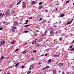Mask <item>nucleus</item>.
<instances>
[{"instance_id":"nucleus-51","label":"nucleus","mask_w":74,"mask_h":74,"mask_svg":"<svg viewBox=\"0 0 74 74\" xmlns=\"http://www.w3.org/2000/svg\"><path fill=\"white\" fill-rule=\"evenodd\" d=\"M45 11L46 12H47L48 11V10H45Z\"/></svg>"},{"instance_id":"nucleus-34","label":"nucleus","mask_w":74,"mask_h":74,"mask_svg":"<svg viewBox=\"0 0 74 74\" xmlns=\"http://www.w3.org/2000/svg\"><path fill=\"white\" fill-rule=\"evenodd\" d=\"M36 51H37V50H35L33 51V53H35V52H36Z\"/></svg>"},{"instance_id":"nucleus-6","label":"nucleus","mask_w":74,"mask_h":74,"mask_svg":"<svg viewBox=\"0 0 74 74\" xmlns=\"http://www.w3.org/2000/svg\"><path fill=\"white\" fill-rule=\"evenodd\" d=\"M58 65L59 66H60V67H62V66H63V63H60Z\"/></svg>"},{"instance_id":"nucleus-36","label":"nucleus","mask_w":74,"mask_h":74,"mask_svg":"<svg viewBox=\"0 0 74 74\" xmlns=\"http://www.w3.org/2000/svg\"><path fill=\"white\" fill-rule=\"evenodd\" d=\"M3 30V28L2 27L0 28V30Z\"/></svg>"},{"instance_id":"nucleus-50","label":"nucleus","mask_w":74,"mask_h":74,"mask_svg":"<svg viewBox=\"0 0 74 74\" xmlns=\"http://www.w3.org/2000/svg\"><path fill=\"white\" fill-rule=\"evenodd\" d=\"M19 3L18 2L17 3L16 5H18V4H19Z\"/></svg>"},{"instance_id":"nucleus-58","label":"nucleus","mask_w":74,"mask_h":74,"mask_svg":"<svg viewBox=\"0 0 74 74\" xmlns=\"http://www.w3.org/2000/svg\"><path fill=\"white\" fill-rule=\"evenodd\" d=\"M21 1H19V2H18V3H21Z\"/></svg>"},{"instance_id":"nucleus-2","label":"nucleus","mask_w":74,"mask_h":74,"mask_svg":"<svg viewBox=\"0 0 74 74\" xmlns=\"http://www.w3.org/2000/svg\"><path fill=\"white\" fill-rule=\"evenodd\" d=\"M73 19H72L71 21H69L67 23H66V25H70L71 24V23H72V22H73Z\"/></svg>"},{"instance_id":"nucleus-37","label":"nucleus","mask_w":74,"mask_h":74,"mask_svg":"<svg viewBox=\"0 0 74 74\" xmlns=\"http://www.w3.org/2000/svg\"><path fill=\"white\" fill-rule=\"evenodd\" d=\"M24 67H25V66L24 65H23L22 66V67H21V68H24Z\"/></svg>"},{"instance_id":"nucleus-9","label":"nucleus","mask_w":74,"mask_h":74,"mask_svg":"<svg viewBox=\"0 0 74 74\" xmlns=\"http://www.w3.org/2000/svg\"><path fill=\"white\" fill-rule=\"evenodd\" d=\"M23 5L22 7H23V8H25L26 7V5Z\"/></svg>"},{"instance_id":"nucleus-23","label":"nucleus","mask_w":74,"mask_h":74,"mask_svg":"<svg viewBox=\"0 0 74 74\" xmlns=\"http://www.w3.org/2000/svg\"><path fill=\"white\" fill-rule=\"evenodd\" d=\"M69 1H70L68 0L67 1H66V4H67V3H69Z\"/></svg>"},{"instance_id":"nucleus-29","label":"nucleus","mask_w":74,"mask_h":74,"mask_svg":"<svg viewBox=\"0 0 74 74\" xmlns=\"http://www.w3.org/2000/svg\"><path fill=\"white\" fill-rule=\"evenodd\" d=\"M42 4V3L41 2H40L39 3V5H41Z\"/></svg>"},{"instance_id":"nucleus-28","label":"nucleus","mask_w":74,"mask_h":74,"mask_svg":"<svg viewBox=\"0 0 74 74\" xmlns=\"http://www.w3.org/2000/svg\"><path fill=\"white\" fill-rule=\"evenodd\" d=\"M23 5H26V3L25 2H23Z\"/></svg>"},{"instance_id":"nucleus-63","label":"nucleus","mask_w":74,"mask_h":74,"mask_svg":"<svg viewBox=\"0 0 74 74\" xmlns=\"http://www.w3.org/2000/svg\"><path fill=\"white\" fill-rule=\"evenodd\" d=\"M7 74H10V73H7Z\"/></svg>"},{"instance_id":"nucleus-30","label":"nucleus","mask_w":74,"mask_h":74,"mask_svg":"<svg viewBox=\"0 0 74 74\" xmlns=\"http://www.w3.org/2000/svg\"><path fill=\"white\" fill-rule=\"evenodd\" d=\"M42 20V18H40L39 20V21H41Z\"/></svg>"},{"instance_id":"nucleus-46","label":"nucleus","mask_w":74,"mask_h":74,"mask_svg":"<svg viewBox=\"0 0 74 74\" xmlns=\"http://www.w3.org/2000/svg\"><path fill=\"white\" fill-rule=\"evenodd\" d=\"M44 54H42V55H41L40 56H44Z\"/></svg>"},{"instance_id":"nucleus-44","label":"nucleus","mask_w":74,"mask_h":74,"mask_svg":"<svg viewBox=\"0 0 74 74\" xmlns=\"http://www.w3.org/2000/svg\"><path fill=\"white\" fill-rule=\"evenodd\" d=\"M62 74H64V71H63L62 73Z\"/></svg>"},{"instance_id":"nucleus-20","label":"nucleus","mask_w":74,"mask_h":74,"mask_svg":"<svg viewBox=\"0 0 74 74\" xmlns=\"http://www.w3.org/2000/svg\"><path fill=\"white\" fill-rule=\"evenodd\" d=\"M13 6L12 5H9V7L10 8H12V7Z\"/></svg>"},{"instance_id":"nucleus-32","label":"nucleus","mask_w":74,"mask_h":74,"mask_svg":"<svg viewBox=\"0 0 74 74\" xmlns=\"http://www.w3.org/2000/svg\"><path fill=\"white\" fill-rule=\"evenodd\" d=\"M70 48H71V49H72V48H73V46L71 45L70 47Z\"/></svg>"},{"instance_id":"nucleus-26","label":"nucleus","mask_w":74,"mask_h":74,"mask_svg":"<svg viewBox=\"0 0 74 74\" xmlns=\"http://www.w3.org/2000/svg\"><path fill=\"white\" fill-rule=\"evenodd\" d=\"M32 4H34L35 3V2L34 1H32Z\"/></svg>"},{"instance_id":"nucleus-61","label":"nucleus","mask_w":74,"mask_h":74,"mask_svg":"<svg viewBox=\"0 0 74 74\" xmlns=\"http://www.w3.org/2000/svg\"><path fill=\"white\" fill-rule=\"evenodd\" d=\"M51 73L52 74H53V72H51Z\"/></svg>"},{"instance_id":"nucleus-59","label":"nucleus","mask_w":74,"mask_h":74,"mask_svg":"<svg viewBox=\"0 0 74 74\" xmlns=\"http://www.w3.org/2000/svg\"><path fill=\"white\" fill-rule=\"evenodd\" d=\"M21 1H19V2H18V3H21Z\"/></svg>"},{"instance_id":"nucleus-18","label":"nucleus","mask_w":74,"mask_h":74,"mask_svg":"<svg viewBox=\"0 0 74 74\" xmlns=\"http://www.w3.org/2000/svg\"><path fill=\"white\" fill-rule=\"evenodd\" d=\"M27 52V51H26V50H25L23 51V53H24V54H25V53H26Z\"/></svg>"},{"instance_id":"nucleus-35","label":"nucleus","mask_w":74,"mask_h":74,"mask_svg":"<svg viewBox=\"0 0 74 74\" xmlns=\"http://www.w3.org/2000/svg\"><path fill=\"white\" fill-rule=\"evenodd\" d=\"M58 73H59V74H60L61 72L60 70H58Z\"/></svg>"},{"instance_id":"nucleus-55","label":"nucleus","mask_w":74,"mask_h":74,"mask_svg":"<svg viewBox=\"0 0 74 74\" xmlns=\"http://www.w3.org/2000/svg\"><path fill=\"white\" fill-rule=\"evenodd\" d=\"M3 71V70L2 69L0 70V71Z\"/></svg>"},{"instance_id":"nucleus-15","label":"nucleus","mask_w":74,"mask_h":74,"mask_svg":"<svg viewBox=\"0 0 74 74\" xmlns=\"http://www.w3.org/2000/svg\"><path fill=\"white\" fill-rule=\"evenodd\" d=\"M64 14H63L60 16V17H63V16H64Z\"/></svg>"},{"instance_id":"nucleus-38","label":"nucleus","mask_w":74,"mask_h":74,"mask_svg":"<svg viewBox=\"0 0 74 74\" xmlns=\"http://www.w3.org/2000/svg\"><path fill=\"white\" fill-rule=\"evenodd\" d=\"M53 73H54V74H55V73H56V71L55 70H54Z\"/></svg>"},{"instance_id":"nucleus-62","label":"nucleus","mask_w":74,"mask_h":74,"mask_svg":"<svg viewBox=\"0 0 74 74\" xmlns=\"http://www.w3.org/2000/svg\"><path fill=\"white\" fill-rule=\"evenodd\" d=\"M57 5H59V4L58 3L57 4H56Z\"/></svg>"},{"instance_id":"nucleus-56","label":"nucleus","mask_w":74,"mask_h":74,"mask_svg":"<svg viewBox=\"0 0 74 74\" xmlns=\"http://www.w3.org/2000/svg\"><path fill=\"white\" fill-rule=\"evenodd\" d=\"M26 44H27V43H26L25 44V45H26Z\"/></svg>"},{"instance_id":"nucleus-42","label":"nucleus","mask_w":74,"mask_h":74,"mask_svg":"<svg viewBox=\"0 0 74 74\" xmlns=\"http://www.w3.org/2000/svg\"><path fill=\"white\" fill-rule=\"evenodd\" d=\"M45 35V34H43L42 35V36H44Z\"/></svg>"},{"instance_id":"nucleus-5","label":"nucleus","mask_w":74,"mask_h":74,"mask_svg":"<svg viewBox=\"0 0 74 74\" xmlns=\"http://www.w3.org/2000/svg\"><path fill=\"white\" fill-rule=\"evenodd\" d=\"M6 15H8L10 14V11L8 10L6 11Z\"/></svg>"},{"instance_id":"nucleus-57","label":"nucleus","mask_w":74,"mask_h":74,"mask_svg":"<svg viewBox=\"0 0 74 74\" xmlns=\"http://www.w3.org/2000/svg\"><path fill=\"white\" fill-rule=\"evenodd\" d=\"M36 32H39V31L38 30H36Z\"/></svg>"},{"instance_id":"nucleus-53","label":"nucleus","mask_w":74,"mask_h":74,"mask_svg":"<svg viewBox=\"0 0 74 74\" xmlns=\"http://www.w3.org/2000/svg\"><path fill=\"white\" fill-rule=\"evenodd\" d=\"M30 19H32V17H30L29 18Z\"/></svg>"},{"instance_id":"nucleus-19","label":"nucleus","mask_w":74,"mask_h":74,"mask_svg":"<svg viewBox=\"0 0 74 74\" xmlns=\"http://www.w3.org/2000/svg\"><path fill=\"white\" fill-rule=\"evenodd\" d=\"M19 65V63H17L15 65V67H17Z\"/></svg>"},{"instance_id":"nucleus-39","label":"nucleus","mask_w":74,"mask_h":74,"mask_svg":"<svg viewBox=\"0 0 74 74\" xmlns=\"http://www.w3.org/2000/svg\"><path fill=\"white\" fill-rule=\"evenodd\" d=\"M47 55H48V54H47V53H46L45 55V56H47Z\"/></svg>"},{"instance_id":"nucleus-16","label":"nucleus","mask_w":74,"mask_h":74,"mask_svg":"<svg viewBox=\"0 0 74 74\" xmlns=\"http://www.w3.org/2000/svg\"><path fill=\"white\" fill-rule=\"evenodd\" d=\"M3 58H4V56H1L0 59V60H2V59H3Z\"/></svg>"},{"instance_id":"nucleus-47","label":"nucleus","mask_w":74,"mask_h":74,"mask_svg":"<svg viewBox=\"0 0 74 74\" xmlns=\"http://www.w3.org/2000/svg\"><path fill=\"white\" fill-rule=\"evenodd\" d=\"M56 40H57V39H55V40H54V42H55V41H56Z\"/></svg>"},{"instance_id":"nucleus-1","label":"nucleus","mask_w":74,"mask_h":74,"mask_svg":"<svg viewBox=\"0 0 74 74\" xmlns=\"http://www.w3.org/2000/svg\"><path fill=\"white\" fill-rule=\"evenodd\" d=\"M15 29H16V27H13L12 29V32H14L15 31Z\"/></svg>"},{"instance_id":"nucleus-49","label":"nucleus","mask_w":74,"mask_h":74,"mask_svg":"<svg viewBox=\"0 0 74 74\" xmlns=\"http://www.w3.org/2000/svg\"><path fill=\"white\" fill-rule=\"evenodd\" d=\"M56 65H58V62H56Z\"/></svg>"},{"instance_id":"nucleus-41","label":"nucleus","mask_w":74,"mask_h":74,"mask_svg":"<svg viewBox=\"0 0 74 74\" xmlns=\"http://www.w3.org/2000/svg\"><path fill=\"white\" fill-rule=\"evenodd\" d=\"M59 55L58 54L57 55H55L54 56H55V57H56V56H59Z\"/></svg>"},{"instance_id":"nucleus-8","label":"nucleus","mask_w":74,"mask_h":74,"mask_svg":"<svg viewBox=\"0 0 74 74\" xmlns=\"http://www.w3.org/2000/svg\"><path fill=\"white\" fill-rule=\"evenodd\" d=\"M36 42H37V41H36V40H35L33 42H32V44H36Z\"/></svg>"},{"instance_id":"nucleus-17","label":"nucleus","mask_w":74,"mask_h":74,"mask_svg":"<svg viewBox=\"0 0 74 74\" xmlns=\"http://www.w3.org/2000/svg\"><path fill=\"white\" fill-rule=\"evenodd\" d=\"M30 26V25H26L24 26V27H28L29 26Z\"/></svg>"},{"instance_id":"nucleus-13","label":"nucleus","mask_w":74,"mask_h":74,"mask_svg":"<svg viewBox=\"0 0 74 74\" xmlns=\"http://www.w3.org/2000/svg\"><path fill=\"white\" fill-rule=\"evenodd\" d=\"M39 46H40V45H39L37 43L36 44V47H39Z\"/></svg>"},{"instance_id":"nucleus-22","label":"nucleus","mask_w":74,"mask_h":74,"mask_svg":"<svg viewBox=\"0 0 74 74\" xmlns=\"http://www.w3.org/2000/svg\"><path fill=\"white\" fill-rule=\"evenodd\" d=\"M30 73H31V71H29L27 72V74H30Z\"/></svg>"},{"instance_id":"nucleus-33","label":"nucleus","mask_w":74,"mask_h":74,"mask_svg":"<svg viewBox=\"0 0 74 74\" xmlns=\"http://www.w3.org/2000/svg\"><path fill=\"white\" fill-rule=\"evenodd\" d=\"M18 49H16L14 51V52H16V51H18Z\"/></svg>"},{"instance_id":"nucleus-10","label":"nucleus","mask_w":74,"mask_h":74,"mask_svg":"<svg viewBox=\"0 0 74 74\" xmlns=\"http://www.w3.org/2000/svg\"><path fill=\"white\" fill-rule=\"evenodd\" d=\"M18 25V22H16L14 23V26H16V25Z\"/></svg>"},{"instance_id":"nucleus-31","label":"nucleus","mask_w":74,"mask_h":74,"mask_svg":"<svg viewBox=\"0 0 74 74\" xmlns=\"http://www.w3.org/2000/svg\"><path fill=\"white\" fill-rule=\"evenodd\" d=\"M28 32H29V31L27 30H26L24 31L25 33H28Z\"/></svg>"},{"instance_id":"nucleus-54","label":"nucleus","mask_w":74,"mask_h":74,"mask_svg":"<svg viewBox=\"0 0 74 74\" xmlns=\"http://www.w3.org/2000/svg\"><path fill=\"white\" fill-rule=\"evenodd\" d=\"M56 26H55V25H54L53 27H56Z\"/></svg>"},{"instance_id":"nucleus-40","label":"nucleus","mask_w":74,"mask_h":74,"mask_svg":"<svg viewBox=\"0 0 74 74\" xmlns=\"http://www.w3.org/2000/svg\"><path fill=\"white\" fill-rule=\"evenodd\" d=\"M45 69H46V68L45 67L44 68L42 69V70H45Z\"/></svg>"},{"instance_id":"nucleus-7","label":"nucleus","mask_w":74,"mask_h":74,"mask_svg":"<svg viewBox=\"0 0 74 74\" xmlns=\"http://www.w3.org/2000/svg\"><path fill=\"white\" fill-rule=\"evenodd\" d=\"M28 22H29V21L28 20H26L25 21V22L26 23H25L24 24L25 25H27V23H28Z\"/></svg>"},{"instance_id":"nucleus-14","label":"nucleus","mask_w":74,"mask_h":74,"mask_svg":"<svg viewBox=\"0 0 74 74\" xmlns=\"http://www.w3.org/2000/svg\"><path fill=\"white\" fill-rule=\"evenodd\" d=\"M42 6H40L38 7V9L39 10H41V8H42Z\"/></svg>"},{"instance_id":"nucleus-45","label":"nucleus","mask_w":74,"mask_h":74,"mask_svg":"<svg viewBox=\"0 0 74 74\" xmlns=\"http://www.w3.org/2000/svg\"><path fill=\"white\" fill-rule=\"evenodd\" d=\"M3 22V24H4V23H5L6 22V21H5L4 22Z\"/></svg>"},{"instance_id":"nucleus-12","label":"nucleus","mask_w":74,"mask_h":74,"mask_svg":"<svg viewBox=\"0 0 74 74\" xmlns=\"http://www.w3.org/2000/svg\"><path fill=\"white\" fill-rule=\"evenodd\" d=\"M48 62L49 63H51V62H52V60H51V59H49L48 61Z\"/></svg>"},{"instance_id":"nucleus-3","label":"nucleus","mask_w":74,"mask_h":74,"mask_svg":"<svg viewBox=\"0 0 74 74\" xmlns=\"http://www.w3.org/2000/svg\"><path fill=\"white\" fill-rule=\"evenodd\" d=\"M5 43V41H4V40L2 41L1 42V44L2 45H4V44Z\"/></svg>"},{"instance_id":"nucleus-11","label":"nucleus","mask_w":74,"mask_h":74,"mask_svg":"<svg viewBox=\"0 0 74 74\" xmlns=\"http://www.w3.org/2000/svg\"><path fill=\"white\" fill-rule=\"evenodd\" d=\"M50 34H52L53 33V31L51 30L50 31Z\"/></svg>"},{"instance_id":"nucleus-27","label":"nucleus","mask_w":74,"mask_h":74,"mask_svg":"<svg viewBox=\"0 0 74 74\" xmlns=\"http://www.w3.org/2000/svg\"><path fill=\"white\" fill-rule=\"evenodd\" d=\"M46 69H49V66H47L46 67H45Z\"/></svg>"},{"instance_id":"nucleus-24","label":"nucleus","mask_w":74,"mask_h":74,"mask_svg":"<svg viewBox=\"0 0 74 74\" xmlns=\"http://www.w3.org/2000/svg\"><path fill=\"white\" fill-rule=\"evenodd\" d=\"M11 42L12 44H14V43H15V41L13 40Z\"/></svg>"},{"instance_id":"nucleus-4","label":"nucleus","mask_w":74,"mask_h":74,"mask_svg":"<svg viewBox=\"0 0 74 74\" xmlns=\"http://www.w3.org/2000/svg\"><path fill=\"white\" fill-rule=\"evenodd\" d=\"M33 65H31L29 67V70H32V69H33Z\"/></svg>"},{"instance_id":"nucleus-43","label":"nucleus","mask_w":74,"mask_h":74,"mask_svg":"<svg viewBox=\"0 0 74 74\" xmlns=\"http://www.w3.org/2000/svg\"><path fill=\"white\" fill-rule=\"evenodd\" d=\"M2 15V13H0V16H1Z\"/></svg>"},{"instance_id":"nucleus-48","label":"nucleus","mask_w":74,"mask_h":74,"mask_svg":"<svg viewBox=\"0 0 74 74\" xmlns=\"http://www.w3.org/2000/svg\"><path fill=\"white\" fill-rule=\"evenodd\" d=\"M3 16H4V13H3L2 14V17H3Z\"/></svg>"},{"instance_id":"nucleus-52","label":"nucleus","mask_w":74,"mask_h":74,"mask_svg":"<svg viewBox=\"0 0 74 74\" xmlns=\"http://www.w3.org/2000/svg\"><path fill=\"white\" fill-rule=\"evenodd\" d=\"M35 36H38V34H36L35 35Z\"/></svg>"},{"instance_id":"nucleus-25","label":"nucleus","mask_w":74,"mask_h":74,"mask_svg":"<svg viewBox=\"0 0 74 74\" xmlns=\"http://www.w3.org/2000/svg\"><path fill=\"white\" fill-rule=\"evenodd\" d=\"M62 40H63V39H62V38H59L60 41H62Z\"/></svg>"},{"instance_id":"nucleus-64","label":"nucleus","mask_w":74,"mask_h":74,"mask_svg":"<svg viewBox=\"0 0 74 74\" xmlns=\"http://www.w3.org/2000/svg\"><path fill=\"white\" fill-rule=\"evenodd\" d=\"M73 5H74V2L73 3Z\"/></svg>"},{"instance_id":"nucleus-60","label":"nucleus","mask_w":74,"mask_h":74,"mask_svg":"<svg viewBox=\"0 0 74 74\" xmlns=\"http://www.w3.org/2000/svg\"><path fill=\"white\" fill-rule=\"evenodd\" d=\"M66 74H69V72H67Z\"/></svg>"},{"instance_id":"nucleus-21","label":"nucleus","mask_w":74,"mask_h":74,"mask_svg":"<svg viewBox=\"0 0 74 74\" xmlns=\"http://www.w3.org/2000/svg\"><path fill=\"white\" fill-rule=\"evenodd\" d=\"M70 51H74V47L72 49H70Z\"/></svg>"}]
</instances>
